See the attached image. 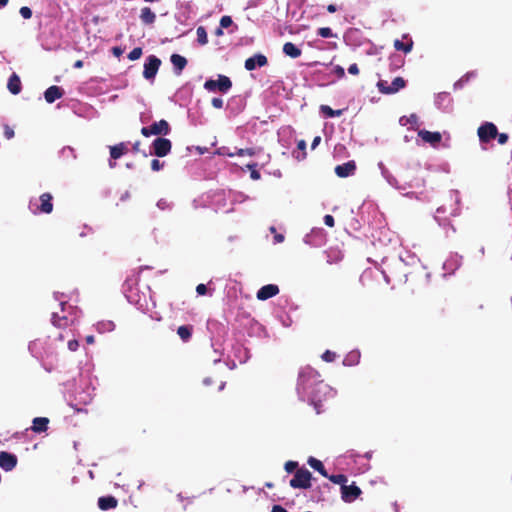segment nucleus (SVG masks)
Returning a JSON list of instances; mask_svg holds the SVG:
<instances>
[{
	"mask_svg": "<svg viewBox=\"0 0 512 512\" xmlns=\"http://www.w3.org/2000/svg\"><path fill=\"white\" fill-rule=\"evenodd\" d=\"M61 307V313L59 312H53L52 313V324L60 329H63V333H59L57 335V339L60 341H63L65 338H67L69 335H73V329L76 316H72L71 312L74 310V308L71 305H68L66 302L60 303Z\"/></svg>",
	"mask_w": 512,
	"mask_h": 512,
	"instance_id": "obj_1",
	"label": "nucleus"
},
{
	"mask_svg": "<svg viewBox=\"0 0 512 512\" xmlns=\"http://www.w3.org/2000/svg\"><path fill=\"white\" fill-rule=\"evenodd\" d=\"M320 378V373L311 366L301 368L297 380L298 392L302 394L309 392Z\"/></svg>",
	"mask_w": 512,
	"mask_h": 512,
	"instance_id": "obj_2",
	"label": "nucleus"
},
{
	"mask_svg": "<svg viewBox=\"0 0 512 512\" xmlns=\"http://www.w3.org/2000/svg\"><path fill=\"white\" fill-rule=\"evenodd\" d=\"M53 197L46 192L40 195L38 199H31L29 209L33 214H50L53 211Z\"/></svg>",
	"mask_w": 512,
	"mask_h": 512,
	"instance_id": "obj_3",
	"label": "nucleus"
},
{
	"mask_svg": "<svg viewBox=\"0 0 512 512\" xmlns=\"http://www.w3.org/2000/svg\"><path fill=\"white\" fill-rule=\"evenodd\" d=\"M312 473L302 467L296 470L289 485L294 489H308L311 487Z\"/></svg>",
	"mask_w": 512,
	"mask_h": 512,
	"instance_id": "obj_4",
	"label": "nucleus"
},
{
	"mask_svg": "<svg viewBox=\"0 0 512 512\" xmlns=\"http://www.w3.org/2000/svg\"><path fill=\"white\" fill-rule=\"evenodd\" d=\"M331 393V388L328 384L324 382L323 379H319V381L315 384V386L310 389L309 392L304 393L307 395L311 402L317 405L321 403L328 394Z\"/></svg>",
	"mask_w": 512,
	"mask_h": 512,
	"instance_id": "obj_5",
	"label": "nucleus"
},
{
	"mask_svg": "<svg viewBox=\"0 0 512 512\" xmlns=\"http://www.w3.org/2000/svg\"><path fill=\"white\" fill-rule=\"evenodd\" d=\"M232 87V81L225 75H219L217 80L209 79L204 83V88L208 91L219 90L226 93Z\"/></svg>",
	"mask_w": 512,
	"mask_h": 512,
	"instance_id": "obj_6",
	"label": "nucleus"
},
{
	"mask_svg": "<svg viewBox=\"0 0 512 512\" xmlns=\"http://www.w3.org/2000/svg\"><path fill=\"white\" fill-rule=\"evenodd\" d=\"M406 86V81L402 77H396L391 83L386 80H379L377 88L382 94H394Z\"/></svg>",
	"mask_w": 512,
	"mask_h": 512,
	"instance_id": "obj_7",
	"label": "nucleus"
},
{
	"mask_svg": "<svg viewBox=\"0 0 512 512\" xmlns=\"http://www.w3.org/2000/svg\"><path fill=\"white\" fill-rule=\"evenodd\" d=\"M160 65L161 60L158 57H156L155 55L148 56L144 64L143 77L147 80L154 79L159 70Z\"/></svg>",
	"mask_w": 512,
	"mask_h": 512,
	"instance_id": "obj_8",
	"label": "nucleus"
},
{
	"mask_svg": "<svg viewBox=\"0 0 512 512\" xmlns=\"http://www.w3.org/2000/svg\"><path fill=\"white\" fill-rule=\"evenodd\" d=\"M361 493V489L354 483L351 485H342L341 487V498L346 503L353 502L361 495Z\"/></svg>",
	"mask_w": 512,
	"mask_h": 512,
	"instance_id": "obj_9",
	"label": "nucleus"
},
{
	"mask_svg": "<svg viewBox=\"0 0 512 512\" xmlns=\"http://www.w3.org/2000/svg\"><path fill=\"white\" fill-rule=\"evenodd\" d=\"M154 154L158 157L166 156L171 150L170 140L162 137L156 138L153 143Z\"/></svg>",
	"mask_w": 512,
	"mask_h": 512,
	"instance_id": "obj_10",
	"label": "nucleus"
},
{
	"mask_svg": "<svg viewBox=\"0 0 512 512\" xmlns=\"http://www.w3.org/2000/svg\"><path fill=\"white\" fill-rule=\"evenodd\" d=\"M418 138L436 147L441 142L442 135L438 131L418 130Z\"/></svg>",
	"mask_w": 512,
	"mask_h": 512,
	"instance_id": "obj_11",
	"label": "nucleus"
},
{
	"mask_svg": "<svg viewBox=\"0 0 512 512\" xmlns=\"http://www.w3.org/2000/svg\"><path fill=\"white\" fill-rule=\"evenodd\" d=\"M17 465V457L9 452H0V467L5 471L13 470Z\"/></svg>",
	"mask_w": 512,
	"mask_h": 512,
	"instance_id": "obj_12",
	"label": "nucleus"
},
{
	"mask_svg": "<svg viewBox=\"0 0 512 512\" xmlns=\"http://www.w3.org/2000/svg\"><path fill=\"white\" fill-rule=\"evenodd\" d=\"M278 293H279V287L277 285L267 284V285L262 286L257 291L256 296H257L258 300L264 301V300H267L269 298L276 296Z\"/></svg>",
	"mask_w": 512,
	"mask_h": 512,
	"instance_id": "obj_13",
	"label": "nucleus"
},
{
	"mask_svg": "<svg viewBox=\"0 0 512 512\" xmlns=\"http://www.w3.org/2000/svg\"><path fill=\"white\" fill-rule=\"evenodd\" d=\"M356 171V163L353 160H350L341 165H337L335 167V174L340 178H345L351 176Z\"/></svg>",
	"mask_w": 512,
	"mask_h": 512,
	"instance_id": "obj_14",
	"label": "nucleus"
},
{
	"mask_svg": "<svg viewBox=\"0 0 512 512\" xmlns=\"http://www.w3.org/2000/svg\"><path fill=\"white\" fill-rule=\"evenodd\" d=\"M267 57L263 54H256L245 60V69L248 71L254 70L256 67H263L267 65Z\"/></svg>",
	"mask_w": 512,
	"mask_h": 512,
	"instance_id": "obj_15",
	"label": "nucleus"
},
{
	"mask_svg": "<svg viewBox=\"0 0 512 512\" xmlns=\"http://www.w3.org/2000/svg\"><path fill=\"white\" fill-rule=\"evenodd\" d=\"M64 95V91L61 87L53 85L46 89L44 92V98L47 103H53L60 99Z\"/></svg>",
	"mask_w": 512,
	"mask_h": 512,
	"instance_id": "obj_16",
	"label": "nucleus"
},
{
	"mask_svg": "<svg viewBox=\"0 0 512 512\" xmlns=\"http://www.w3.org/2000/svg\"><path fill=\"white\" fill-rule=\"evenodd\" d=\"M402 38L403 40L396 39L394 41V48L397 51H403L404 53L411 52L414 44L413 40L407 34H404Z\"/></svg>",
	"mask_w": 512,
	"mask_h": 512,
	"instance_id": "obj_17",
	"label": "nucleus"
},
{
	"mask_svg": "<svg viewBox=\"0 0 512 512\" xmlns=\"http://www.w3.org/2000/svg\"><path fill=\"white\" fill-rule=\"evenodd\" d=\"M7 89L13 95H18L22 90V82L16 73H12L8 79Z\"/></svg>",
	"mask_w": 512,
	"mask_h": 512,
	"instance_id": "obj_18",
	"label": "nucleus"
},
{
	"mask_svg": "<svg viewBox=\"0 0 512 512\" xmlns=\"http://www.w3.org/2000/svg\"><path fill=\"white\" fill-rule=\"evenodd\" d=\"M118 500L114 496H103L98 499V507L103 510H110L116 508Z\"/></svg>",
	"mask_w": 512,
	"mask_h": 512,
	"instance_id": "obj_19",
	"label": "nucleus"
},
{
	"mask_svg": "<svg viewBox=\"0 0 512 512\" xmlns=\"http://www.w3.org/2000/svg\"><path fill=\"white\" fill-rule=\"evenodd\" d=\"M170 61L175 69V73L177 75H180L182 70L187 65V60L185 57L179 55V54H172L170 57Z\"/></svg>",
	"mask_w": 512,
	"mask_h": 512,
	"instance_id": "obj_20",
	"label": "nucleus"
},
{
	"mask_svg": "<svg viewBox=\"0 0 512 512\" xmlns=\"http://www.w3.org/2000/svg\"><path fill=\"white\" fill-rule=\"evenodd\" d=\"M109 149L111 160H117L128 152L127 145L123 142L110 146Z\"/></svg>",
	"mask_w": 512,
	"mask_h": 512,
	"instance_id": "obj_21",
	"label": "nucleus"
},
{
	"mask_svg": "<svg viewBox=\"0 0 512 512\" xmlns=\"http://www.w3.org/2000/svg\"><path fill=\"white\" fill-rule=\"evenodd\" d=\"M49 424V419L46 417H36L32 422V431L36 433H42L47 431Z\"/></svg>",
	"mask_w": 512,
	"mask_h": 512,
	"instance_id": "obj_22",
	"label": "nucleus"
},
{
	"mask_svg": "<svg viewBox=\"0 0 512 512\" xmlns=\"http://www.w3.org/2000/svg\"><path fill=\"white\" fill-rule=\"evenodd\" d=\"M139 18L143 24L152 25L156 20V14L149 7H143Z\"/></svg>",
	"mask_w": 512,
	"mask_h": 512,
	"instance_id": "obj_23",
	"label": "nucleus"
},
{
	"mask_svg": "<svg viewBox=\"0 0 512 512\" xmlns=\"http://www.w3.org/2000/svg\"><path fill=\"white\" fill-rule=\"evenodd\" d=\"M399 123L401 126H407L410 125L411 128L413 127H419L422 122H420V118L417 114L412 113L409 116H402L399 120Z\"/></svg>",
	"mask_w": 512,
	"mask_h": 512,
	"instance_id": "obj_24",
	"label": "nucleus"
},
{
	"mask_svg": "<svg viewBox=\"0 0 512 512\" xmlns=\"http://www.w3.org/2000/svg\"><path fill=\"white\" fill-rule=\"evenodd\" d=\"M361 354L358 350L350 351L343 359L344 366H355L360 362Z\"/></svg>",
	"mask_w": 512,
	"mask_h": 512,
	"instance_id": "obj_25",
	"label": "nucleus"
},
{
	"mask_svg": "<svg viewBox=\"0 0 512 512\" xmlns=\"http://www.w3.org/2000/svg\"><path fill=\"white\" fill-rule=\"evenodd\" d=\"M283 52L285 55L291 57V58H298L302 51L299 49L295 44L292 42H286L283 45Z\"/></svg>",
	"mask_w": 512,
	"mask_h": 512,
	"instance_id": "obj_26",
	"label": "nucleus"
},
{
	"mask_svg": "<svg viewBox=\"0 0 512 512\" xmlns=\"http://www.w3.org/2000/svg\"><path fill=\"white\" fill-rule=\"evenodd\" d=\"M477 77L476 71L467 72L463 75L458 81L454 83V89H462L470 80L475 79Z\"/></svg>",
	"mask_w": 512,
	"mask_h": 512,
	"instance_id": "obj_27",
	"label": "nucleus"
},
{
	"mask_svg": "<svg viewBox=\"0 0 512 512\" xmlns=\"http://www.w3.org/2000/svg\"><path fill=\"white\" fill-rule=\"evenodd\" d=\"M479 139L482 143H488L496 139L499 130H477Z\"/></svg>",
	"mask_w": 512,
	"mask_h": 512,
	"instance_id": "obj_28",
	"label": "nucleus"
},
{
	"mask_svg": "<svg viewBox=\"0 0 512 512\" xmlns=\"http://www.w3.org/2000/svg\"><path fill=\"white\" fill-rule=\"evenodd\" d=\"M307 462L310 465V467H312L314 470L318 471L323 477H328V473H327L323 463L320 460L311 456V457H309Z\"/></svg>",
	"mask_w": 512,
	"mask_h": 512,
	"instance_id": "obj_29",
	"label": "nucleus"
},
{
	"mask_svg": "<svg viewBox=\"0 0 512 512\" xmlns=\"http://www.w3.org/2000/svg\"><path fill=\"white\" fill-rule=\"evenodd\" d=\"M193 332V326L192 325H182L179 326L177 329L178 336L184 341L187 342L190 340Z\"/></svg>",
	"mask_w": 512,
	"mask_h": 512,
	"instance_id": "obj_30",
	"label": "nucleus"
},
{
	"mask_svg": "<svg viewBox=\"0 0 512 512\" xmlns=\"http://www.w3.org/2000/svg\"><path fill=\"white\" fill-rule=\"evenodd\" d=\"M345 109H338V110H333L330 106L328 105H321L320 106V111L321 113L327 117V118H331V117H335V116H341L343 114Z\"/></svg>",
	"mask_w": 512,
	"mask_h": 512,
	"instance_id": "obj_31",
	"label": "nucleus"
},
{
	"mask_svg": "<svg viewBox=\"0 0 512 512\" xmlns=\"http://www.w3.org/2000/svg\"><path fill=\"white\" fill-rule=\"evenodd\" d=\"M297 149L299 151H301V154L299 152L298 153L294 152L293 153L294 157L299 161L305 159V157H306V151H305L306 150V142L304 140H299L297 142Z\"/></svg>",
	"mask_w": 512,
	"mask_h": 512,
	"instance_id": "obj_32",
	"label": "nucleus"
},
{
	"mask_svg": "<svg viewBox=\"0 0 512 512\" xmlns=\"http://www.w3.org/2000/svg\"><path fill=\"white\" fill-rule=\"evenodd\" d=\"M197 41L200 45H205L208 43V36L205 28L203 26H199L196 30Z\"/></svg>",
	"mask_w": 512,
	"mask_h": 512,
	"instance_id": "obj_33",
	"label": "nucleus"
},
{
	"mask_svg": "<svg viewBox=\"0 0 512 512\" xmlns=\"http://www.w3.org/2000/svg\"><path fill=\"white\" fill-rule=\"evenodd\" d=\"M332 483L339 484V485H346L347 483V476L344 474H336V475H328L327 477Z\"/></svg>",
	"mask_w": 512,
	"mask_h": 512,
	"instance_id": "obj_34",
	"label": "nucleus"
},
{
	"mask_svg": "<svg viewBox=\"0 0 512 512\" xmlns=\"http://www.w3.org/2000/svg\"><path fill=\"white\" fill-rule=\"evenodd\" d=\"M336 357V353L330 350H326L321 356L322 360L328 363L334 362Z\"/></svg>",
	"mask_w": 512,
	"mask_h": 512,
	"instance_id": "obj_35",
	"label": "nucleus"
},
{
	"mask_svg": "<svg viewBox=\"0 0 512 512\" xmlns=\"http://www.w3.org/2000/svg\"><path fill=\"white\" fill-rule=\"evenodd\" d=\"M142 53V48L136 47L132 51H130V53L128 54V59L131 61H135L142 56Z\"/></svg>",
	"mask_w": 512,
	"mask_h": 512,
	"instance_id": "obj_36",
	"label": "nucleus"
},
{
	"mask_svg": "<svg viewBox=\"0 0 512 512\" xmlns=\"http://www.w3.org/2000/svg\"><path fill=\"white\" fill-rule=\"evenodd\" d=\"M257 167V164L254 163V164H248L247 165V168L251 171L250 173V177L253 179V180H259L261 175H260V172L256 169Z\"/></svg>",
	"mask_w": 512,
	"mask_h": 512,
	"instance_id": "obj_37",
	"label": "nucleus"
},
{
	"mask_svg": "<svg viewBox=\"0 0 512 512\" xmlns=\"http://www.w3.org/2000/svg\"><path fill=\"white\" fill-rule=\"evenodd\" d=\"M317 34L322 38H331L333 37V32L329 27H321L318 29Z\"/></svg>",
	"mask_w": 512,
	"mask_h": 512,
	"instance_id": "obj_38",
	"label": "nucleus"
},
{
	"mask_svg": "<svg viewBox=\"0 0 512 512\" xmlns=\"http://www.w3.org/2000/svg\"><path fill=\"white\" fill-rule=\"evenodd\" d=\"M284 469L287 473L296 472L298 468V462L289 460L284 464Z\"/></svg>",
	"mask_w": 512,
	"mask_h": 512,
	"instance_id": "obj_39",
	"label": "nucleus"
},
{
	"mask_svg": "<svg viewBox=\"0 0 512 512\" xmlns=\"http://www.w3.org/2000/svg\"><path fill=\"white\" fill-rule=\"evenodd\" d=\"M390 60L395 69L402 67L404 64V59L399 55L391 56Z\"/></svg>",
	"mask_w": 512,
	"mask_h": 512,
	"instance_id": "obj_40",
	"label": "nucleus"
},
{
	"mask_svg": "<svg viewBox=\"0 0 512 512\" xmlns=\"http://www.w3.org/2000/svg\"><path fill=\"white\" fill-rule=\"evenodd\" d=\"M72 338L68 340V349L70 351H76L79 347V341L75 338V334L73 333V335H71Z\"/></svg>",
	"mask_w": 512,
	"mask_h": 512,
	"instance_id": "obj_41",
	"label": "nucleus"
},
{
	"mask_svg": "<svg viewBox=\"0 0 512 512\" xmlns=\"http://www.w3.org/2000/svg\"><path fill=\"white\" fill-rule=\"evenodd\" d=\"M19 13L24 19H30L32 17V10L27 6L21 7Z\"/></svg>",
	"mask_w": 512,
	"mask_h": 512,
	"instance_id": "obj_42",
	"label": "nucleus"
},
{
	"mask_svg": "<svg viewBox=\"0 0 512 512\" xmlns=\"http://www.w3.org/2000/svg\"><path fill=\"white\" fill-rule=\"evenodd\" d=\"M233 24L232 18L228 15L222 16L220 19V25L223 28H228Z\"/></svg>",
	"mask_w": 512,
	"mask_h": 512,
	"instance_id": "obj_43",
	"label": "nucleus"
},
{
	"mask_svg": "<svg viewBox=\"0 0 512 512\" xmlns=\"http://www.w3.org/2000/svg\"><path fill=\"white\" fill-rule=\"evenodd\" d=\"M169 130H141L142 134L146 137L150 135L167 134Z\"/></svg>",
	"mask_w": 512,
	"mask_h": 512,
	"instance_id": "obj_44",
	"label": "nucleus"
},
{
	"mask_svg": "<svg viewBox=\"0 0 512 512\" xmlns=\"http://www.w3.org/2000/svg\"><path fill=\"white\" fill-rule=\"evenodd\" d=\"M164 162L159 161L158 159H153L151 161V169L153 171H159L163 168Z\"/></svg>",
	"mask_w": 512,
	"mask_h": 512,
	"instance_id": "obj_45",
	"label": "nucleus"
},
{
	"mask_svg": "<svg viewBox=\"0 0 512 512\" xmlns=\"http://www.w3.org/2000/svg\"><path fill=\"white\" fill-rule=\"evenodd\" d=\"M148 128H169V125L166 120H160L159 122H154Z\"/></svg>",
	"mask_w": 512,
	"mask_h": 512,
	"instance_id": "obj_46",
	"label": "nucleus"
},
{
	"mask_svg": "<svg viewBox=\"0 0 512 512\" xmlns=\"http://www.w3.org/2000/svg\"><path fill=\"white\" fill-rule=\"evenodd\" d=\"M211 103H212V106L217 109H221L224 105L223 99L217 98V97L213 98Z\"/></svg>",
	"mask_w": 512,
	"mask_h": 512,
	"instance_id": "obj_47",
	"label": "nucleus"
},
{
	"mask_svg": "<svg viewBox=\"0 0 512 512\" xmlns=\"http://www.w3.org/2000/svg\"><path fill=\"white\" fill-rule=\"evenodd\" d=\"M334 74L338 77V78H343L345 76V71H344V68L340 65H337L334 67Z\"/></svg>",
	"mask_w": 512,
	"mask_h": 512,
	"instance_id": "obj_48",
	"label": "nucleus"
},
{
	"mask_svg": "<svg viewBox=\"0 0 512 512\" xmlns=\"http://www.w3.org/2000/svg\"><path fill=\"white\" fill-rule=\"evenodd\" d=\"M324 223L325 225L329 226V227H334L335 225V220H334V217L332 215H325L324 216Z\"/></svg>",
	"mask_w": 512,
	"mask_h": 512,
	"instance_id": "obj_49",
	"label": "nucleus"
},
{
	"mask_svg": "<svg viewBox=\"0 0 512 512\" xmlns=\"http://www.w3.org/2000/svg\"><path fill=\"white\" fill-rule=\"evenodd\" d=\"M196 292L198 295H205L207 293V287L205 284L201 283L196 286Z\"/></svg>",
	"mask_w": 512,
	"mask_h": 512,
	"instance_id": "obj_50",
	"label": "nucleus"
},
{
	"mask_svg": "<svg viewBox=\"0 0 512 512\" xmlns=\"http://www.w3.org/2000/svg\"><path fill=\"white\" fill-rule=\"evenodd\" d=\"M348 72L351 74V75H358L360 70H359V67L356 63H353L349 66L348 68Z\"/></svg>",
	"mask_w": 512,
	"mask_h": 512,
	"instance_id": "obj_51",
	"label": "nucleus"
},
{
	"mask_svg": "<svg viewBox=\"0 0 512 512\" xmlns=\"http://www.w3.org/2000/svg\"><path fill=\"white\" fill-rule=\"evenodd\" d=\"M499 144H505L508 140V135L505 133H498L497 137Z\"/></svg>",
	"mask_w": 512,
	"mask_h": 512,
	"instance_id": "obj_52",
	"label": "nucleus"
},
{
	"mask_svg": "<svg viewBox=\"0 0 512 512\" xmlns=\"http://www.w3.org/2000/svg\"><path fill=\"white\" fill-rule=\"evenodd\" d=\"M112 53L116 57H120L123 53V49L119 46H115L112 48Z\"/></svg>",
	"mask_w": 512,
	"mask_h": 512,
	"instance_id": "obj_53",
	"label": "nucleus"
},
{
	"mask_svg": "<svg viewBox=\"0 0 512 512\" xmlns=\"http://www.w3.org/2000/svg\"><path fill=\"white\" fill-rule=\"evenodd\" d=\"M271 512H288V511L284 507H282L281 505H274L272 507Z\"/></svg>",
	"mask_w": 512,
	"mask_h": 512,
	"instance_id": "obj_54",
	"label": "nucleus"
},
{
	"mask_svg": "<svg viewBox=\"0 0 512 512\" xmlns=\"http://www.w3.org/2000/svg\"><path fill=\"white\" fill-rule=\"evenodd\" d=\"M478 128H497L492 122H484Z\"/></svg>",
	"mask_w": 512,
	"mask_h": 512,
	"instance_id": "obj_55",
	"label": "nucleus"
},
{
	"mask_svg": "<svg viewBox=\"0 0 512 512\" xmlns=\"http://www.w3.org/2000/svg\"><path fill=\"white\" fill-rule=\"evenodd\" d=\"M83 66H84V63L82 60H77L73 64V67L76 69H81Z\"/></svg>",
	"mask_w": 512,
	"mask_h": 512,
	"instance_id": "obj_56",
	"label": "nucleus"
},
{
	"mask_svg": "<svg viewBox=\"0 0 512 512\" xmlns=\"http://www.w3.org/2000/svg\"><path fill=\"white\" fill-rule=\"evenodd\" d=\"M274 240L276 243H281L284 241V236L282 234H276L274 236Z\"/></svg>",
	"mask_w": 512,
	"mask_h": 512,
	"instance_id": "obj_57",
	"label": "nucleus"
},
{
	"mask_svg": "<svg viewBox=\"0 0 512 512\" xmlns=\"http://www.w3.org/2000/svg\"><path fill=\"white\" fill-rule=\"evenodd\" d=\"M327 11H328L329 13H334V12H336V11H337V7H336V5H334V4H329V5L327 6Z\"/></svg>",
	"mask_w": 512,
	"mask_h": 512,
	"instance_id": "obj_58",
	"label": "nucleus"
},
{
	"mask_svg": "<svg viewBox=\"0 0 512 512\" xmlns=\"http://www.w3.org/2000/svg\"><path fill=\"white\" fill-rule=\"evenodd\" d=\"M244 152H246L248 155H254V151L252 149H246V150L240 149L238 154L243 155Z\"/></svg>",
	"mask_w": 512,
	"mask_h": 512,
	"instance_id": "obj_59",
	"label": "nucleus"
},
{
	"mask_svg": "<svg viewBox=\"0 0 512 512\" xmlns=\"http://www.w3.org/2000/svg\"><path fill=\"white\" fill-rule=\"evenodd\" d=\"M320 141L321 138L319 136L315 137L311 145L312 149H314L320 143Z\"/></svg>",
	"mask_w": 512,
	"mask_h": 512,
	"instance_id": "obj_60",
	"label": "nucleus"
},
{
	"mask_svg": "<svg viewBox=\"0 0 512 512\" xmlns=\"http://www.w3.org/2000/svg\"><path fill=\"white\" fill-rule=\"evenodd\" d=\"M85 340H86L87 344H93L95 342V338L93 335L86 336Z\"/></svg>",
	"mask_w": 512,
	"mask_h": 512,
	"instance_id": "obj_61",
	"label": "nucleus"
},
{
	"mask_svg": "<svg viewBox=\"0 0 512 512\" xmlns=\"http://www.w3.org/2000/svg\"><path fill=\"white\" fill-rule=\"evenodd\" d=\"M5 136L7 139L14 137V130H5Z\"/></svg>",
	"mask_w": 512,
	"mask_h": 512,
	"instance_id": "obj_62",
	"label": "nucleus"
},
{
	"mask_svg": "<svg viewBox=\"0 0 512 512\" xmlns=\"http://www.w3.org/2000/svg\"><path fill=\"white\" fill-rule=\"evenodd\" d=\"M215 34H216L217 36H222V35H223V27H221V26H220V27H218V28L216 29V31H215Z\"/></svg>",
	"mask_w": 512,
	"mask_h": 512,
	"instance_id": "obj_63",
	"label": "nucleus"
},
{
	"mask_svg": "<svg viewBox=\"0 0 512 512\" xmlns=\"http://www.w3.org/2000/svg\"><path fill=\"white\" fill-rule=\"evenodd\" d=\"M139 146H140V143H139V142H135V143L133 144V150H134L135 152H139V151H140Z\"/></svg>",
	"mask_w": 512,
	"mask_h": 512,
	"instance_id": "obj_64",
	"label": "nucleus"
}]
</instances>
